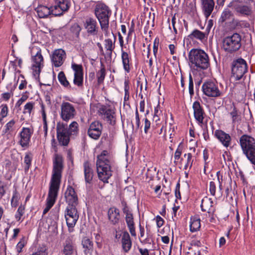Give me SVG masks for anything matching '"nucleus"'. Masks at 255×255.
Returning a JSON list of instances; mask_svg holds the SVG:
<instances>
[{
  "mask_svg": "<svg viewBox=\"0 0 255 255\" xmlns=\"http://www.w3.org/2000/svg\"><path fill=\"white\" fill-rule=\"evenodd\" d=\"M56 137L59 145L67 146L70 142L71 136H77L79 133V125L72 122L69 126L64 122H59L56 124Z\"/></svg>",
  "mask_w": 255,
  "mask_h": 255,
  "instance_id": "f257e3e1",
  "label": "nucleus"
},
{
  "mask_svg": "<svg viewBox=\"0 0 255 255\" xmlns=\"http://www.w3.org/2000/svg\"><path fill=\"white\" fill-rule=\"evenodd\" d=\"M188 57L190 62L194 65L197 71L207 69L210 65L208 55L203 50L192 49Z\"/></svg>",
  "mask_w": 255,
  "mask_h": 255,
  "instance_id": "f03ea898",
  "label": "nucleus"
},
{
  "mask_svg": "<svg viewBox=\"0 0 255 255\" xmlns=\"http://www.w3.org/2000/svg\"><path fill=\"white\" fill-rule=\"evenodd\" d=\"M63 168V159L62 156L60 154H55L50 187L59 189Z\"/></svg>",
  "mask_w": 255,
  "mask_h": 255,
  "instance_id": "7ed1b4c3",
  "label": "nucleus"
},
{
  "mask_svg": "<svg viewBox=\"0 0 255 255\" xmlns=\"http://www.w3.org/2000/svg\"><path fill=\"white\" fill-rule=\"evenodd\" d=\"M241 36L237 33L224 38L222 41V48L227 54H232L241 48L242 46Z\"/></svg>",
  "mask_w": 255,
  "mask_h": 255,
  "instance_id": "20e7f679",
  "label": "nucleus"
},
{
  "mask_svg": "<svg viewBox=\"0 0 255 255\" xmlns=\"http://www.w3.org/2000/svg\"><path fill=\"white\" fill-rule=\"evenodd\" d=\"M248 71V65L246 61L242 58L234 60L231 63V76L235 80L239 81L246 78L245 74Z\"/></svg>",
  "mask_w": 255,
  "mask_h": 255,
  "instance_id": "39448f33",
  "label": "nucleus"
},
{
  "mask_svg": "<svg viewBox=\"0 0 255 255\" xmlns=\"http://www.w3.org/2000/svg\"><path fill=\"white\" fill-rule=\"evenodd\" d=\"M112 162L106 163L104 161H97V170L99 179L104 183H108V179L112 175L111 170Z\"/></svg>",
  "mask_w": 255,
  "mask_h": 255,
  "instance_id": "423d86ee",
  "label": "nucleus"
},
{
  "mask_svg": "<svg viewBox=\"0 0 255 255\" xmlns=\"http://www.w3.org/2000/svg\"><path fill=\"white\" fill-rule=\"evenodd\" d=\"M60 109V117L65 122H68L69 120L73 119L76 114L74 106L68 102H62Z\"/></svg>",
  "mask_w": 255,
  "mask_h": 255,
  "instance_id": "0eeeda50",
  "label": "nucleus"
},
{
  "mask_svg": "<svg viewBox=\"0 0 255 255\" xmlns=\"http://www.w3.org/2000/svg\"><path fill=\"white\" fill-rule=\"evenodd\" d=\"M202 89L204 94L208 97H218L222 95L217 83L211 80L207 81L204 83Z\"/></svg>",
  "mask_w": 255,
  "mask_h": 255,
  "instance_id": "6e6552de",
  "label": "nucleus"
},
{
  "mask_svg": "<svg viewBox=\"0 0 255 255\" xmlns=\"http://www.w3.org/2000/svg\"><path fill=\"white\" fill-rule=\"evenodd\" d=\"M65 217L68 227H74L79 217L76 207H67Z\"/></svg>",
  "mask_w": 255,
  "mask_h": 255,
  "instance_id": "1a4fd4ad",
  "label": "nucleus"
},
{
  "mask_svg": "<svg viewBox=\"0 0 255 255\" xmlns=\"http://www.w3.org/2000/svg\"><path fill=\"white\" fill-rule=\"evenodd\" d=\"M103 128L102 124L100 121H95L90 125L87 134L91 138L97 140L102 134Z\"/></svg>",
  "mask_w": 255,
  "mask_h": 255,
  "instance_id": "9d476101",
  "label": "nucleus"
},
{
  "mask_svg": "<svg viewBox=\"0 0 255 255\" xmlns=\"http://www.w3.org/2000/svg\"><path fill=\"white\" fill-rule=\"evenodd\" d=\"M99 112L103 119L110 125L114 126L116 124V113L114 110L110 107L103 106L100 108Z\"/></svg>",
  "mask_w": 255,
  "mask_h": 255,
  "instance_id": "9b49d317",
  "label": "nucleus"
},
{
  "mask_svg": "<svg viewBox=\"0 0 255 255\" xmlns=\"http://www.w3.org/2000/svg\"><path fill=\"white\" fill-rule=\"evenodd\" d=\"M239 143L243 153L255 147V138L248 134H243L241 136Z\"/></svg>",
  "mask_w": 255,
  "mask_h": 255,
  "instance_id": "f8f14e48",
  "label": "nucleus"
},
{
  "mask_svg": "<svg viewBox=\"0 0 255 255\" xmlns=\"http://www.w3.org/2000/svg\"><path fill=\"white\" fill-rule=\"evenodd\" d=\"M34 64L32 65L33 73L35 77L37 75L39 77L41 69L43 67V58L41 50H39L36 55L32 58Z\"/></svg>",
  "mask_w": 255,
  "mask_h": 255,
  "instance_id": "ddd939ff",
  "label": "nucleus"
},
{
  "mask_svg": "<svg viewBox=\"0 0 255 255\" xmlns=\"http://www.w3.org/2000/svg\"><path fill=\"white\" fill-rule=\"evenodd\" d=\"M59 189L49 187L46 199V207L43 210V215L46 214L54 204L58 195Z\"/></svg>",
  "mask_w": 255,
  "mask_h": 255,
  "instance_id": "4468645a",
  "label": "nucleus"
},
{
  "mask_svg": "<svg viewBox=\"0 0 255 255\" xmlns=\"http://www.w3.org/2000/svg\"><path fill=\"white\" fill-rule=\"evenodd\" d=\"M33 130L28 128H23L19 133V144L22 147H28L29 146L30 138L33 134Z\"/></svg>",
  "mask_w": 255,
  "mask_h": 255,
  "instance_id": "2eb2a0df",
  "label": "nucleus"
},
{
  "mask_svg": "<svg viewBox=\"0 0 255 255\" xmlns=\"http://www.w3.org/2000/svg\"><path fill=\"white\" fill-rule=\"evenodd\" d=\"M65 56V52L62 49L54 51L51 56V61L55 67H59L63 64Z\"/></svg>",
  "mask_w": 255,
  "mask_h": 255,
  "instance_id": "dca6fc26",
  "label": "nucleus"
},
{
  "mask_svg": "<svg viewBox=\"0 0 255 255\" xmlns=\"http://www.w3.org/2000/svg\"><path fill=\"white\" fill-rule=\"evenodd\" d=\"M214 135L224 146L228 147L230 145L231 137L229 134L226 133L222 130L217 129L215 130Z\"/></svg>",
  "mask_w": 255,
  "mask_h": 255,
  "instance_id": "f3484780",
  "label": "nucleus"
},
{
  "mask_svg": "<svg viewBox=\"0 0 255 255\" xmlns=\"http://www.w3.org/2000/svg\"><path fill=\"white\" fill-rule=\"evenodd\" d=\"M194 116L195 120L199 123L203 124L205 113L203 108L198 101H195L193 104Z\"/></svg>",
  "mask_w": 255,
  "mask_h": 255,
  "instance_id": "a211bd4d",
  "label": "nucleus"
},
{
  "mask_svg": "<svg viewBox=\"0 0 255 255\" xmlns=\"http://www.w3.org/2000/svg\"><path fill=\"white\" fill-rule=\"evenodd\" d=\"M63 254L64 255H75L77 254L76 247L72 239L68 238L63 244Z\"/></svg>",
  "mask_w": 255,
  "mask_h": 255,
  "instance_id": "6ab92c4d",
  "label": "nucleus"
},
{
  "mask_svg": "<svg viewBox=\"0 0 255 255\" xmlns=\"http://www.w3.org/2000/svg\"><path fill=\"white\" fill-rule=\"evenodd\" d=\"M84 26L89 35H97L98 28L97 26V21L96 20L92 18H87L85 21L84 22Z\"/></svg>",
  "mask_w": 255,
  "mask_h": 255,
  "instance_id": "aec40b11",
  "label": "nucleus"
},
{
  "mask_svg": "<svg viewBox=\"0 0 255 255\" xmlns=\"http://www.w3.org/2000/svg\"><path fill=\"white\" fill-rule=\"evenodd\" d=\"M38 16H49L52 14L53 16H61L62 12H58L57 10L54 9H51L50 8L41 5L38 6L36 9Z\"/></svg>",
  "mask_w": 255,
  "mask_h": 255,
  "instance_id": "412c9836",
  "label": "nucleus"
},
{
  "mask_svg": "<svg viewBox=\"0 0 255 255\" xmlns=\"http://www.w3.org/2000/svg\"><path fill=\"white\" fill-rule=\"evenodd\" d=\"M83 251L85 255H92L94 249L92 240L86 237L83 238L81 241Z\"/></svg>",
  "mask_w": 255,
  "mask_h": 255,
  "instance_id": "4be33fe9",
  "label": "nucleus"
},
{
  "mask_svg": "<svg viewBox=\"0 0 255 255\" xmlns=\"http://www.w3.org/2000/svg\"><path fill=\"white\" fill-rule=\"evenodd\" d=\"M108 219L110 223L115 225L119 223L120 219V213L119 209L115 207L109 209L108 211Z\"/></svg>",
  "mask_w": 255,
  "mask_h": 255,
  "instance_id": "5701e85b",
  "label": "nucleus"
},
{
  "mask_svg": "<svg viewBox=\"0 0 255 255\" xmlns=\"http://www.w3.org/2000/svg\"><path fill=\"white\" fill-rule=\"evenodd\" d=\"M83 167L85 181L87 184H91L92 183L94 177V170L90 162L88 161L84 162Z\"/></svg>",
  "mask_w": 255,
  "mask_h": 255,
  "instance_id": "b1692460",
  "label": "nucleus"
},
{
  "mask_svg": "<svg viewBox=\"0 0 255 255\" xmlns=\"http://www.w3.org/2000/svg\"><path fill=\"white\" fill-rule=\"evenodd\" d=\"M201 208L202 211L207 212L209 214H213L215 211L213 207V201L207 197H204L202 200Z\"/></svg>",
  "mask_w": 255,
  "mask_h": 255,
  "instance_id": "393cba45",
  "label": "nucleus"
},
{
  "mask_svg": "<svg viewBox=\"0 0 255 255\" xmlns=\"http://www.w3.org/2000/svg\"><path fill=\"white\" fill-rule=\"evenodd\" d=\"M96 16H109L111 15V10L105 3L100 2L96 4L95 8Z\"/></svg>",
  "mask_w": 255,
  "mask_h": 255,
  "instance_id": "a878e982",
  "label": "nucleus"
},
{
  "mask_svg": "<svg viewBox=\"0 0 255 255\" xmlns=\"http://www.w3.org/2000/svg\"><path fill=\"white\" fill-rule=\"evenodd\" d=\"M121 242L124 252L126 253H128L131 248L132 242L130 236L127 231L123 232Z\"/></svg>",
  "mask_w": 255,
  "mask_h": 255,
  "instance_id": "bb28decb",
  "label": "nucleus"
},
{
  "mask_svg": "<svg viewBox=\"0 0 255 255\" xmlns=\"http://www.w3.org/2000/svg\"><path fill=\"white\" fill-rule=\"evenodd\" d=\"M121 58L124 70L127 73H129L130 70L131 58L129 54L122 50Z\"/></svg>",
  "mask_w": 255,
  "mask_h": 255,
  "instance_id": "cd10ccee",
  "label": "nucleus"
},
{
  "mask_svg": "<svg viewBox=\"0 0 255 255\" xmlns=\"http://www.w3.org/2000/svg\"><path fill=\"white\" fill-rule=\"evenodd\" d=\"M203 6V10L205 16H210L214 7L213 0H201Z\"/></svg>",
  "mask_w": 255,
  "mask_h": 255,
  "instance_id": "c85d7f7f",
  "label": "nucleus"
},
{
  "mask_svg": "<svg viewBox=\"0 0 255 255\" xmlns=\"http://www.w3.org/2000/svg\"><path fill=\"white\" fill-rule=\"evenodd\" d=\"M57 5H55V9L59 12L67 11L70 6L69 0H56Z\"/></svg>",
  "mask_w": 255,
  "mask_h": 255,
  "instance_id": "c756f323",
  "label": "nucleus"
},
{
  "mask_svg": "<svg viewBox=\"0 0 255 255\" xmlns=\"http://www.w3.org/2000/svg\"><path fill=\"white\" fill-rule=\"evenodd\" d=\"M125 220L131 235L133 237H135L136 234L133 215L125 217Z\"/></svg>",
  "mask_w": 255,
  "mask_h": 255,
  "instance_id": "7c9ffc66",
  "label": "nucleus"
},
{
  "mask_svg": "<svg viewBox=\"0 0 255 255\" xmlns=\"http://www.w3.org/2000/svg\"><path fill=\"white\" fill-rule=\"evenodd\" d=\"M231 111L230 112V115L232 118L233 123H239L241 121V113L237 110L234 104L231 106Z\"/></svg>",
  "mask_w": 255,
  "mask_h": 255,
  "instance_id": "2f4dec72",
  "label": "nucleus"
},
{
  "mask_svg": "<svg viewBox=\"0 0 255 255\" xmlns=\"http://www.w3.org/2000/svg\"><path fill=\"white\" fill-rule=\"evenodd\" d=\"M235 10L238 13L242 14L250 15L252 13V10L251 6L246 5H235Z\"/></svg>",
  "mask_w": 255,
  "mask_h": 255,
  "instance_id": "473e14b6",
  "label": "nucleus"
},
{
  "mask_svg": "<svg viewBox=\"0 0 255 255\" xmlns=\"http://www.w3.org/2000/svg\"><path fill=\"white\" fill-rule=\"evenodd\" d=\"M106 75V69L104 63L101 62V69L96 73L97 82L99 85L103 83Z\"/></svg>",
  "mask_w": 255,
  "mask_h": 255,
  "instance_id": "72a5a7b5",
  "label": "nucleus"
},
{
  "mask_svg": "<svg viewBox=\"0 0 255 255\" xmlns=\"http://www.w3.org/2000/svg\"><path fill=\"white\" fill-rule=\"evenodd\" d=\"M188 37L190 39L192 40L196 39L202 41L205 38V34L199 30L195 29Z\"/></svg>",
  "mask_w": 255,
  "mask_h": 255,
  "instance_id": "f704fd0d",
  "label": "nucleus"
},
{
  "mask_svg": "<svg viewBox=\"0 0 255 255\" xmlns=\"http://www.w3.org/2000/svg\"><path fill=\"white\" fill-rule=\"evenodd\" d=\"M201 227L200 220L196 218H191L190 229L192 232L198 230Z\"/></svg>",
  "mask_w": 255,
  "mask_h": 255,
  "instance_id": "c9c22d12",
  "label": "nucleus"
},
{
  "mask_svg": "<svg viewBox=\"0 0 255 255\" xmlns=\"http://www.w3.org/2000/svg\"><path fill=\"white\" fill-rule=\"evenodd\" d=\"M97 161H104V162H112L111 157L107 150H103L100 155L97 156Z\"/></svg>",
  "mask_w": 255,
  "mask_h": 255,
  "instance_id": "e433bc0d",
  "label": "nucleus"
},
{
  "mask_svg": "<svg viewBox=\"0 0 255 255\" xmlns=\"http://www.w3.org/2000/svg\"><path fill=\"white\" fill-rule=\"evenodd\" d=\"M101 25V29L107 32L109 24V17H97Z\"/></svg>",
  "mask_w": 255,
  "mask_h": 255,
  "instance_id": "4c0bfd02",
  "label": "nucleus"
},
{
  "mask_svg": "<svg viewBox=\"0 0 255 255\" xmlns=\"http://www.w3.org/2000/svg\"><path fill=\"white\" fill-rule=\"evenodd\" d=\"M184 11L185 14L194 16L196 14V6L193 3H189L185 7Z\"/></svg>",
  "mask_w": 255,
  "mask_h": 255,
  "instance_id": "58836bf2",
  "label": "nucleus"
},
{
  "mask_svg": "<svg viewBox=\"0 0 255 255\" xmlns=\"http://www.w3.org/2000/svg\"><path fill=\"white\" fill-rule=\"evenodd\" d=\"M58 79L60 84L64 87H70L69 82L67 80L64 72L61 71L59 73L58 75Z\"/></svg>",
  "mask_w": 255,
  "mask_h": 255,
  "instance_id": "ea45409f",
  "label": "nucleus"
},
{
  "mask_svg": "<svg viewBox=\"0 0 255 255\" xmlns=\"http://www.w3.org/2000/svg\"><path fill=\"white\" fill-rule=\"evenodd\" d=\"M121 205L122 207V211L125 215L126 217L133 215L132 209L128 205L126 201L122 200L121 202Z\"/></svg>",
  "mask_w": 255,
  "mask_h": 255,
  "instance_id": "a19ab883",
  "label": "nucleus"
},
{
  "mask_svg": "<svg viewBox=\"0 0 255 255\" xmlns=\"http://www.w3.org/2000/svg\"><path fill=\"white\" fill-rule=\"evenodd\" d=\"M251 163L255 166V147L244 153Z\"/></svg>",
  "mask_w": 255,
  "mask_h": 255,
  "instance_id": "79ce46f5",
  "label": "nucleus"
},
{
  "mask_svg": "<svg viewBox=\"0 0 255 255\" xmlns=\"http://www.w3.org/2000/svg\"><path fill=\"white\" fill-rule=\"evenodd\" d=\"M101 142L103 145L106 147L111 148L112 142L110 138L109 137L108 133H104L101 139Z\"/></svg>",
  "mask_w": 255,
  "mask_h": 255,
  "instance_id": "37998d69",
  "label": "nucleus"
},
{
  "mask_svg": "<svg viewBox=\"0 0 255 255\" xmlns=\"http://www.w3.org/2000/svg\"><path fill=\"white\" fill-rule=\"evenodd\" d=\"M66 203L68 204L67 207H77L78 201L77 196L65 197Z\"/></svg>",
  "mask_w": 255,
  "mask_h": 255,
  "instance_id": "c03bdc74",
  "label": "nucleus"
},
{
  "mask_svg": "<svg viewBox=\"0 0 255 255\" xmlns=\"http://www.w3.org/2000/svg\"><path fill=\"white\" fill-rule=\"evenodd\" d=\"M48 248L46 246L42 245L39 246L36 252L30 255H48Z\"/></svg>",
  "mask_w": 255,
  "mask_h": 255,
  "instance_id": "a18cd8bd",
  "label": "nucleus"
},
{
  "mask_svg": "<svg viewBox=\"0 0 255 255\" xmlns=\"http://www.w3.org/2000/svg\"><path fill=\"white\" fill-rule=\"evenodd\" d=\"M81 26L77 23L72 24L70 28V30L73 35L77 38L79 37L80 32L81 31Z\"/></svg>",
  "mask_w": 255,
  "mask_h": 255,
  "instance_id": "49530a36",
  "label": "nucleus"
},
{
  "mask_svg": "<svg viewBox=\"0 0 255 255\" xmlns=\"http://www.w3.org/2000/svg\"><path fill=\"white\" fill-rule=\"evenodd\" d=\"M32 159V157L30 153H27L25 155L24 160V162L25 164V166L24 167V170L25 172L28 171L29 170L31 166Z\"/></svg>",
  "mask_w": 255,
  "mask_h": 255,
  "instance_id": "de8ad7c7",
  "label": "nucleus"
},
{
  "mask_svg": "<svg viewBox=\"0 0 255 255\" xmlns=\"http://www.w3.org/2000/svg\"><path fill=\"white\" fill-rule=\"evenodd\" d=\"M25 211V206L24 205H23L21 204L17 211V212L15 215V218L16 219L17 221H19L21 218V217L24 215Z\"/></svg>",
  "mask_w": 255,
  "mask_h": 255,
  "instance_id": "09e8293b",
  "label": "nucleus"
},
{
  "mask_svg": "<svg viewBox=\"0 0 255 255\" xmlns=\"http://www.w3.org/2000/svg\"><path fill=\"white\" fill-rule=\"evenodd\" d=\"M72 68L74 71V75H83V70L81 65L73 63L72 64Z\"/></svg>",
  "mask_w": 255,
  "mask_h": 255,
  "instance_id": "8fccbe9b",
  "label": "nucleus"
},
{
  "mask_svg": "<svg viewBox=\"0 0 255 255\" xmlns=\"http://www.w3.org/2000/svg\"><path fill=\"white\" fill-rule=\"evenodd\" d=\"M235 1H233L228 5V7L226 8L223 12L222 16H231L232 9H233V6L235 7Z\"/></svg>",
  "mask_w": 255,
  "mask_h": 255,
  "instance_id": "3c124183",
  "label": "nucleus"
},
{
  "mask_svg": "<svg viewBox=\"0 0 255 255\" xmlns=\"http://www.w3.org/2000/svg\"><path fill=\"white\" fill-rule=\"evenodd\" d=\"M187 156V162L184 166V169L186 170L188 167L189 169H191L193 162V159H192V155L191 153H188L187 154H185L184 155V157Z\"/></svg>",
  "mask_w": 255,
  "mask_h": 255,
  "instance_id": "603ef678",
  "label": "nucleus"
},
{
  "mask_svg": "<svg viewBox=\"0 0 255 255\" xmlns=\"http://www.w3.org/2000/svg\"><path fill=\"white\" fill-rule=\"evenodd\" d=\"M73 83L78 87L82 86L83 83V75H74Z\"/></svg>",
  "mask_w": 255,
  "mask_h": 255,
  "instance_id": "864d4df0",
  "label": "nucleus"
},
{
  "mask_svg": "<svg viewBox=\"0 0 255 255\" xmlns=\"http://www.w3.org/2000/svg\"><path fill=\"white\" fill-rule=\"evenodd\" d=\"M15 122L14 120H12L7 123L5 125V128L2 131L3 134H5L7 132H10L13 130V127L14 125Z\"/></svg>",
  "mask_w": 255,
  "mask_h": 255,
  "instance_id": "5fc2aeb1",
  "label": "nucleus"
},
{
  "mask_svg": "<svg viewBox=\"0 0 255 255\" xmlns=\"http://www.w3.org/2000/svg\"><path fill=\"white\" fill-rule=\"evenodd\" d=\"M26 243V242L25 240V237H23L20 239L19 242L17 243L16 246V249L18 254L22 252V249L25 246Z\"/></svg>",
  "mask_w": 255,
  "mask_h": 255,
  "instance_id": "6e6d98bb",
  "label": "nucleus"
},
{
  "mask_svg": "<svg viewBox=\"0 0 255 255\" xmlns=\"http://www.w3.org/2000/svg\"><path fill=\"white\" fill-rule=\"evenodd\" d=\"M18 193L15 189L13 193L12 197L11 200V205L12 207H15L18 205Z\"/></svg>",
  "mask_w": 255,
  "mask_h": 255,
  "instance_id": "4d7b16f0",
  "label": "nucleus"
},
{
  "mask_svg": "<svg viewBox=\"0 0 255 255\" xmlns=\"http://www.w3.org/2000/svg\"><path fill=\"white\" fill-rule=\"evenodd\" d=\"M34 103L33 102H28L25 104L24 107V111L23 112V114H26L28 113L30 114L32 110L34 108Z\"/></svg>",
  "mask_w": 255,
  "mask_h": 255,
  "instance_id": "13d9d810",
  "label": "nucleus"
},
{
  "mask_svg": "<svg viewBox=\"0 0 255 255\" xmlns=\"http://www.w3.org/2000/svg\"><path fill=\"white\" fill-rule=\"evenodd\" d=\"M189 93L191 97L194 95V84L193 80L191 74L189 76Z\"/></svg>",
  "mask_w": 255,
  "mask_h": 255,
  "instance_id": "bf43d9fd",
  "label": "nucleus"
},
{
  "mask_svg": "<svg viewBox=\"0 0 255 255\" xmlns=\"http://www.w3.org/2000/svg\"><path fill=\"white\" fill-rule=\"evenodd\" d=\"M77 196L74 189L71 186H68L65 193V197Z\"/></svg>",
  "mask_w": 255,
  "mask_h": 255,
  "instance_id": "052dcab7",
  "label": "nucleus"
},
{
  "mask_svg": "<svg viewBox=\"0 0 255 255\" xmlns=\"http://www.w3.org/2000/svg\"><path fill=\"white\" fill-rule=\"evenodd\" d=\"M125 85V97H124V100L125 101H128L129 100V87L128 85V81H125L124 83Z\"/></svg>",
  "mask_w": 255,
  "mask_h": 255,
  "instance_id": "680f3d73",
  "label": "nucleus"
},
{
  "mask_svg": "<svg viewBox=\"0 0 255 255\" xmlns=\"http://www.w3.org/2000/svg\"><path fill=\"white\" fill-rule=\"evenodd\" d=\"M105 47L107 50H113L115 48V46L113 45L112 39H107L105 40Z\"/></svg>",
  "mask_w": 255,
  "mask_h": 255,
  "instance_id": "e2e57ef3",
  "label": "nucleus"
},
{
  "mask_svg": "<svg viewBox=\"0 0 255 255\" xmlns=\"http://www.w3.org/2000/svg\"><path fill=\"white\" fill-rule=\"evenodd\" d=\"M1 107V110L0 114L1 117L3 118L5 117L7 115L8 107L6 104L2 105Z\"/></svg>",
  "mask_w": 255,
  "mask_h": 255,
  "instance_id": "0e129e2a",
  "label": "nucleus"
},
{
  "mask_svg": "<svg viewBox=\"0 0 255 255\" xmlns=\"http://www.w3.org/2000/svg\"><path fill=\"white\" fill-rule=\"evenodd\" d=\"M28 96L26 95H22V97L18 100L15 104V107L20 109L21 105L25 101L27 100Z\"/></svg>",
  "mask_w": 255,
  "mask_h": 255,
  "instance_id": "69168bd1",
  "label": "nucleus"
},
{
  "mask_svg": "<svg viewBox=\"0 0 255 255\" xmlns=\"http://www.w3.org/2000/svg\"><path fill=\"white\" fill-rule=\"evenodd\" d=\"M144 16H151L152 14V7L150 6L145 7L143 11Z\"/></svg>",
  "mask_w": 255,
  "mask_h": 255,
  "instance_id": "338daca9",
  "label": "nucleus"
},
{
  "mask_svg": "<svg viewBox=\"0 0 255 255\" xmlns=\"http://www.w3.org/2000/svg\"><path fill=\"white\" fill-rule=\"evenodd\" d=\"M209 190L211 194L214 196L216 193V184L214 182L211 181L210 182Z\"/></svg>",
  "mask_w": 255,
  "mask_h": 255,
  "instance_id": "774afa93",
  "label": "nucleus"
}]
</instances>
